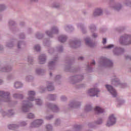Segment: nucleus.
<instances>
[{
	"label": "nucleus",
	"mask_w": 131,
	"mask_h": 131,
	"mask_svg": "<svg viewBox=\"0 0 131 131\" xmlns=\"http://www.w3.org/2000/svg\"><path fill=\"white\" fill-rule=\"evenodd\" d=\"M120 42L121 45H130L131 36L127 35L124 37H121L120 39Z\"/></svg>",
	"instance_id": "1"
},
{
	"label": "nucleus",
	"mask_w": 131,
	"mask_h": 131,
	"mask_svg": "<svg viewBox=\"0 0 131 131\" xmlns=\"http://www.w3.org/2000/svg\"><path fill=\"white\" fill-rule=\"evenodd\" d=\"M116 122V118L114 117V115H111L110 116L108 120L106 123V126H111L113 124H115Z\"/></svg>",
	"instance_id": "2"
},
{
	"label": "nucleus",
	"mask_w": 131,
	"mask_h": 131,
	"mask_svg": "<svg viewBox=\"0 0 131 131\" xmlns=\"http://www.w3.org/2000/svg\"><path fill=\"white\" fill-rule=\"evenodd\" d=\"M105 86L107 91H108V92L111 93V95H112L113 97H115L116 96H117L116 91H115V89H114L112 86L110 85H106Z\"/></svg>",
	"instance_id": "3"
},
{
	"label": "nucleus",
	"mask_w": 131,
	"mask_h": 131,
	"mask_svg": "<svg viewBox=\"0 0 131 131\" xmlns=\"http://www.w3.org/2000/svg\"><path fill=\"white\" fill-rule=\"evenodd\" d=\"M99 93H100V91L97 88L91 89L89 91V94H90L91 97H95V96L98 97L97 95Z\"/></svg>",
	"instance_id": "4"
},
{
	"label": "nucleus",
	"mask_w": 131,
	"mask_h": 131,
	"mask_svg": "<svg viewBox=\"0 0 131 131\" xmlns=\"http://www.w3.org/2000/svg\"><path fill=\"white\" fill-rule=\"evenodd\" d=\"M43 121L42 120H36L34 122L32 123V127H38L39 125H41Z\"/></svg>",
	"instance_id": "5"
},
{
	"label": "nucleus",
	"mask_w": 131,
	"mask_h": 131,
	"mask_svg": "<svg viewBox=\"0 0 131 131\" xmlns=\"http://www.w3.org/2000/svg\"><path fill=\"white\" fill-rule=\"evenodd\" d=\"M35 93L33 91L29 92V101H34V95Z\"/></svg>",
	"instance_id": "6"
},
{
	"label": "nucleus",
	"mask_w": 131,
	"mask_h": 131,
	"mask_svg": "<svg viewBox=\"0 0 131 131\" xmlns=\"http://www.w3.org/2000/svg\"><path fill=\"white\" fill-rule=\"evenodd\" d=\"M102 59L103 63H106L107 64L108 66H112L113 65V63H112V61H111L110 60L107 59L105 57L101 58Z\"/></svg>",
	"instance_id": "7"
},
{
	"label": "nucleus",
	"mask_w": 131,
	"mask_h": 131,
	"mask_svg": "<svg viewBox=\"0 0 131 131\" xmlns=\"http://www.w3.org/2000/svg\"><path fill=\"white\" fill-rule=\"evenodd\" d=\"M39 59L40 64H45L46 63V56L45 55H41Z\"/></svg>",
	"instance_id": "8"
},
{
	"label": "nucleus",
	"mask_w": 131,
	"mask_h": 131,
	"mask_svg": "<svg viewBox=\"0 0 131 131\" xmlns=\"http://www.w3.org/2000/svg\"><path fill=\"white\" fill-rule=\"evenodd\" d=\"M30 107H31V105L29 104H25L23 106V110L24 112H27L29 111V108H30Z\"/></svg>",
	"instance_id": "9"
},
{
	"label": "nucleus",
	"mask_w": 131,
	"mask_h": 131,
	"mask_svg": "<svg viewBox=\"0 0 131 131\" xmlns=\"http://www.w3.org/2000/svg\"><path fill=\"white\" fill-rule=\"evenodd\" d=\"M102 14V10L101 9H97L94 13V16H100Z\"/></svg>",
	"instance_id": "10"
},
{
	"label": "nucleus",
	"mask_w": 131,
	"mask_h": 131,
	"mask_svg": "<svg viewBox=\"0 0 131 131\" xmlns=\"http://www.w3.org/2000/svg\"><path fill=\"white\" fill-rule=\"evenodd\" d=\"M95 111H96L98 113H103V112H104V110L99 106H96L95 108Z\"/></svg>",
	"instance_id": "11"
},
{
	"label": "nucleus",
	"mask_w": 131,
	"mask_h": 131,
	"mask_svg": "<svg viewBox=\"0 0 131 131\" xmlns=\"http://www.w3.org/2000/svg\"><path fill=\"white\" fill-rule=\"evenodd\" d=\"M85 43L86 45H87L88 46H89L90 47H93V46L92 45V42H91V40L89 38H86L85 39Z\"/></svg>",
	"instance_id": "12"
},
{
	"label": "nucleus",
	"mask_w": 131,
	"mask_h": 131,
	"mask_svg": "<svg viewBox=\"0 0 131 131\" xmlns=\"http://www.w3.org/2000/svg\"><path fill=\"white\" fill-rule=\"evenodd\" d=\"M67 38L65 36H61L59 37V40L61 42H64L66 41Z\"/></svg>",
	"instance_id": "13"
},
{
	"label": "nucleus",
	"mask_w": 131,
	"mask_h": 131,
	"mask_svg": "<svg viewBox=\"0 0 131 131\" xmlns=\"http://www.w3.org/2000/svg\"><path fill=\"white\" fill-rule=\"evenodd\" d=\"M15 88L16 89H19V88H21L22 86V83L20 82H16L14 84Z\"/></svg>",
	"instance_id": "14"
},
{
	"label": "nucleus",
	"mask_w": 131,
	"mask_h": 131,
	"mask_svg": "<svg viewBox=\"0 0 131 131\" xmlns=\"http://www.w3.org/2000/svg\"><path fill=\"white\" fill-rule=\"evenodd\" d=\"M9 95H10L9 92L5 93L3 91H0V96H1V97H4V96H9Z\"/></svg>",
	"instance_id": "15"
},
{
	"label": "nucleus",
	"mask_w": 131,
	"mask_h": 131,
	"mask_svg": "<svg viewBox=\"0 0 131 131\" xmlns=\"http://www.w3.org/2000/svg\"><path fill=\"white\" fill-rule=\"evenodd\" d=\"M51 106L52 107V109L54 112H57V111H58V108L57 105H53L51 104Z\"/></svg>",
	"instance_id": "16"
},
{
	"label": "nucleus",
	"mask_w": 131,
	"mask_h": 131,
	"mask_svg": "<svg viewBox=\"0 0 131 131\" xmlns=\"http://www.w3.org/2000/svg\"><path fill=\"white\" fill-rule=\"evenodd\" d=\"M15 127H17V125H8V128H9V129H15Z\"/></svg>",
	"instance_id": "17"
},
{
	"label": "nucleus",
	"mask_w": 131,
	"mask_h": 131,
	"mask_svg": "<svg viewBox=\"0 0 131 131\" xmlns=\"http://www.w3.org/2000/svg\"><path fill=\"white\" fill-rule=\"evenodd\" d=\"M36 102L37 105H40L41 104H42V102H41V100L40 99H36Z\"/></svg>",
	"instance_id": "18"
},
{
	"label": "nucleus",
	"mask_w": 131,
	"mask_h": 131,
	"mask_svg": "<svg viewBox=\"0 0 131 131\" xmlns=\"http://www.w3.org/2000/svg\"><path fill=\"white\" fill-rule=\"evenodd\" d=\"M34 50H35V51H37V52H38V51H40V47L39 46V45L35 46L34 47Z\"/></svg>",
	"instance_id": "19"
},
{
	"label": "nucleus",
	"mask_w": 131,
	"mask_h": 131,
	"mask_svg": "<svg viewBox=\"0 0 131 131\" xmlns=\"http://www.w3.org/2000/svg\"><path fill=\"white\" fill-rule=\"evenodd\" d=\"M48 90L49 91H54V86L52 85H50L48 86Z\"/></svg>",
	"instance_id": "20"
},
{
	"label": "nucleus",
	"mask_w": 131,
	"mask_h": 131,
	"mask_svg": "<svg viewBox=\"0 0 131 131\" xmlns=\"http://www.w3.org/2000/svg\"><path fill=\"white\" fill-rule=\"evenodd\" d=\"M28 118H29V119H31L32 118H34V115L32 114H29L28 115Z\"/></svg>",
	"instance_id": "21"
},
{
	"label": "nucleus",
	"mask_w": 131,
	"mask_h": 131,
	"mask_svg": "<svg viewBox=\"0 0 131 131\" xmlns=\"http://www.w3.org/2000/svg\"><path fill=\"white\" fill-rule=\"evenodd\" d=\"M46 128L48 130H52V126L51 125H47Z\"/></svg>",
	"instance_id": "22"
},
{
	"label": "nucleus",
	"mask_w": 131,
	"mask_h": 131,
	"mask_svg": "<svg viewBox=\"0 0 131 131\" xmlns=\"http://www.w3.org/2000/svg\"><path fill=\"white\" fill-rule=\"evenodd\" d=\"M114 47V45H110L107 47H105L106 49H111V48H113Z\"/></svg>",
	"instance_id": "23"
},
{
	"label": "nucleus",
	"mask_w": 131,
	"mask_h": 131,
	"mask_svg": "<svg viewBox=\"0 0 131 131\" xmlns=\"http://www.w3.org/2000/svg\"><path fill=\"white\" fill-rule=\"evenodd\" d=\"M13 97H14V98H20V97H22V95L17 94V96H16V95L14 94V95H13Z\"/></svg>",
	"instance_id": "24"
},
{
	"label": "nucleus",
	"mask_w": 131,
	"mask_h": 131,
	"mask_svg": "<svg viewBox=\"0 0 131 131\" xmlns=\"http://www.w3.org/2000/svg\"><path fill=\"white\" fill-rule=\"evenodd\" d=\"M106 41H107V40L106 39V38H103L102 41V43H103V45H105Z\"/></svg>",
	"instance_id": "25"
},
{
	"label": "nucleus",
	"mask_w": 131,
	"mask_h": 131,
	"mask_svg": "<svg viewBox=\"0 0 131 131\" xmlns=\"http://www.w3.org/2000/svg\"><path fill=\"white\" fill-rule=\"evenodd\" d=\"M47 34H48V35H49V36H51L52 33H51V32L50 31H47L46 32Z\"/></svg>",
	"instance_id": "26"
},
{
	"label": "nucleus",
	"mask_w": 131,
	"mask_h": 131,
	"mask_svg": "<svg viewBox=\"0 0 131 131\" xmlns=\"http://www.w3.org/2000/svg\"><path fill=\"white\" fill-rule=\"evenodd\" d=\"M53 32H57L58 29L57 28H53Z\"/></svg>",
	"instance_id": "27"
},
{
	"label": "nucleus",
	"mask_w": 131,
	"mask_h": 131,
	"mask_svg": "<svg viewBox=\"0 0 131 131\" xmlns=\"http://www.w3.org/2000/svg\"><path fill=\"white\" fill-rule=\"evenodd\" d=\"M55 64L54 61H51L49 62V65L51 66V65H54Z\"/></svg>",
	"instance_id": "28"
},
{
	"label": "nucleus",
	"mask_w": 131,
	"mask_h": 131,
	"mask_svg": "<svg viewBox=\"0 0 131 131\" xmlns=\"http://www.w3.org/2000/svg\"><path fill=\"white\" fill-rule=\"evenodd\" d=\"M95 64H96V62H95V60H94L91 63V66H93V65H95Z\"/></svg>",
	"instance_id": "29"
},
{
	"label": "nucleus",
	"mask_w": 131,
	"mask_h": 131,
	"mask_svg": "<svg viewBox=\"0 0 131 131\" xmlns=\"http://www.w3.org/2000/svg\"><path fill=\"white\" fill-rule=\"evenodd\" d=\"M83 59V57H79L78 58V60H82Z\"/></svg>",
	"instance_id": "30"
},
{
	"label": "nucleus",
	"mask_w": 131,
	"mask_h": 131,
	"mask_svg": "<svg viewBox=\"0 0 131 131\" xmlns=\"http://www.w3.org/2000/svg\"><path fill=\"white\" fill-rule=\"evenodd\" d=\"M93 36H94V37H97V35L96 34H94Z\"/></svg>",
	"instance_id": "31"
},
{
	"label": "nucleus",
	"mask_w": 131,
	"mask_h": 131,
	"mask_svg": "<svg viewBox=\"0 0 131 131\" xmlns=\"http://www.w3.org/2000/svg\"><path fill=\"white\" fill-rule=\"evenodd\" d=\"M50 96L52 98H55V95H51Z\"/></svg>",
	"instance_id": "32"
},
{
	"label": "nucleus",
	"mask_w": 131,
	"mask_h": 131,
	"mask_svg": "<svg viewBox=\"0 0 131 131\" xmlns=\"http://www.w3.org/2000/svg\"><path fill=\"white\" fill-rule=\"evenodd\" d=\"M22 125H26V123L24 122L22 123Z\"/></svg>",
	"instance_id": "33"
},
{
	"label": "nucleus",
	"mask_w": 131,
	"mask_h": 131,
	"mask_svg": "<svg viewBox=\"0 0 131 131\" xmlns=\"http://www.w3.org/2000/svg\"><path fill=\"white\" fill-rule=\"evenodd\" d=\"M0 9H2L1 10H3V9H4V7H3L2 6H1Z\"/></svg>",
	"instance_id": "34"
},
{
	"label": "nucleus",
	"mask_w": 131,
	"mask_h": 131,
	"mask_svg": "<svg viewBox=\"0 0 131 131\" xmlns=\"http://www.w3.org/2000/svg\"><path fill=\"white\" fill-rule=\"evenodd\" d=\"M117 81H118L117 80H114V82H117Z\"/></svg>",
	"instance_id": "35"
},
{
	"label": "nucleus",
	"mask_w": 131,
	"mask_h": 131,
	"mask_svg": "<svg viewBox=\"0 0 131 131\" xmlns=\"http://www.w3.org/2000/svg\"><path fill=\"white\" fill-rule=\"evenodd\" d=\"M30 61H31V62H32V59H31V60H29V62H30Z\"/></svg>",
	"instance_id": "36"
},
{
	"label": "nucleus",
	"mask_w": 131,
	"mask_h": 131,
	"mask_svg": "<svg viewBox=\"0 0 131 131\" xmlns=\"http://www.w3.org/2000/svg\"><path fill=\"white\" fill-rule=\"evenodd\" d=\"M41 72V71L40 70H39V71H38L37 72Z\"/></svg>",
	"instance_id": "37"
},
{
	"label": "nucleus",
	"mask_w": 131,
	"mask_h": 131,
	"mask_svg": "<svg viewBox=\"0 0 131 131\" xmlns=\"http://www.w3.org/2000/svg\"><path fill=\"white\" fill-rule=\"evenodd\" d=\"M4 72H8L7 71H4Z\"/></svg>",
	"instance_id": "38"
},
{
	"label": "nucleus",
	"mask_w": 131,
	"mask_h": 131,
	"mask_svg": "<svg viewBox=\"0 0 131 131\" xmlns=\"http://www.w3.org/2000/svg\"><path fill=\"white\" fill-rule=\"evenodd\" d=\"M50 118H53V116H51V117Z\"/></svg>",
	"instance_id": "39"
},
{
	"label": "nucleus",
	"mask_w": 131,
	"mask_h": 131,
	"mask_svg": "<svg viewBox=\"0 0 131 131\" xmlns=\"http://www.w3.org/2000/svg\"><path fill=\"white\" fill-rule=\"evenodd\" d=\"M50 75L52 76V73H50Z\"/></svg>",
	"instance_id": "40"
},
{
	"label": "nucleus",
	"mask_w": 131,
	"mask_h": 131,
	"mask_svg": "<svg viewBox=\"0 0 131 131\" xmlns=\"http://www.w3.org/2000/svg\"><path fill=\"white\" fill-rule=\"evenodd\" d=\"M18 48H20V47H19V45H18Z\"/></svg>",
	"instance_id": "41"
},
{
	"label": "nucleus",
	"mask_w": 131,
	"mask_h": 131,
	"mask_svg": "<svg viewBox=\"0 0 131 131\" xmlns=\"http://www.w3.org/2000/svg\"><path fill=\"white\" fill-rule=\"evenodd\" d=\"M100 123H99L98 124H100Z\"/></svg>",
	"instance_id": "42"
}]
</instances>
